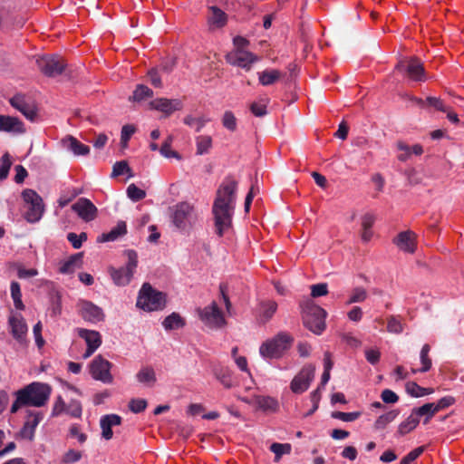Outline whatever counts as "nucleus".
Returning <instances> with one entry per match:
<instances>
[{
	"label": "nucleus",
	"mask_w": 464,
	"mask_h": 464,
	"mask_svg": "<svg viewBox=\"0 0 464 464\" xmlns=\"http://www.w3.org/2000/svg\"><path fill=\"white\" fill-rule=\"evenodd\" d=\"M237 187V181L227 180L221 184L217 191L212 213L216 232L219 237H222L224 231L231 227Z\"/></svg>",
	"instance_id": "nucleus-1"
},
{
	"label": "nucleus",
	"mask_w": 464,
	"mask_h": 464,
	"mask_svg": "<svg viewBox=\"0 0 464 464\" xmlns=\"http://www.w3.org/2000/svg\"><path fill=\"white\" fill-rule=\"evenodd\" d=\"M51 392L49 384L34 382L14 392L16 400L11 406H44Z\"/></svg>",
	"instance_id": "nucleus-2"
},
{
	"label": "nucleus",
	"mask_w": 464,
	"mask_h": 464,
	"mask_svg": "<svg viewBox=\"0 0 464 464\" xmlns=\"http://www.w3.org/2000/svg\"><path fill=\"white\" fill-rule=\"evenodd\" d=\"M234 49L226 54V61L232 66L248 71L251 65L258 62V56L247 50L249 42L242 36L233 39Z\"/></svg>",
	"instance_id": "nucleus-3"
},
{
	"label": "nucleus",
	"mask_w": 464,
	"mask_h": 464,
	"mask_svg": "<svg viewBox=\"0 0 464 464\" xmlns=\"http://www.w3.org/2000/svg\"><path fill=\"white\" fill-rule=\"evenodd\" d=\"M167 304L165 293L154 289L150 283H144L140 290L137 306L144 311L162 310Z\"/></svg>",
	"instance_id": "nucleus-4"
},
{
	"label": "nucleus",
	"mask_w": 464,
	"mask_h": 464,
	"mask_svg": "<svg viewBox=\"0 0 464 464\" xmlns=\"http://www.w3.org/2000/svg\"><path fill=\"white\" fill-rule=\"evenodd\" d=\"M294 339L285 332L263 343V357L280 358L291 347Z\"/></svg>",
	"instance_id": "nucleus-5"
},
{
	"label": "nucleus",
	"mask_w": 464,
	"mask_h": 464,
	"mask_svg": "<svg viewBox=\"0 0 464 464\" xmlns=\"http://www.w3.org/2000/svg\"><path fill=\"white\" fill-rule=\"evenodd\" d=\"M326 312L315 304H308L303 314L304 326L315 334H321L325 329Z\"/></svg>",
	"instance_id": "nucleus-6"
},
{
	"label": "nucleus",
	"mask_w": 464,
	"mask_h": 464,
	"mask_svg": "<svg viewBox=\"0 0 464 464\" xmlns=\"http://www.w3.org/2000/svg\"><path fill=\"white\" fill-rule=\"evenodd\" d=\"M440 409V408L413 409L411 415L399 425L398 433L401 436L408 434L417 427L421 418L423 419V424H427Z\"/></svg>",
	"instance_id": "nucleus-7"
},
{
	"label": "nucleus",
	"mask_w": 464,
	"mask_h": 464,
	"mask_svg": "<svg viewBox=\"0 0 464 464\" xmlns=\"http://www.w3.org/2000/svg\"><path fill=\"white\" fill-rule=\"evenodd\" d=\"M125 254L128 257V263L125 267L118 269L114 267L109 268V273L114 284L120 286L126 285L130 282L134 270L138 266V255L134 250H127Z\"/></svg>",
	"instance_id": "nucleus-8"
},
{
	"label": "nucleus",
	"mask_w": 464,
	"mask_h": 464,
	"mask_svg": "<svg viewBox=\"0 0 464 464\" xmlns=\"http://www.w3.org/2000/svg\"><path fill=\"white\" fill-rule=\"evenodd\" d=\"M24 202L28 205L24 217L31 223L38 221L44 210L43 198L33 189L26 188L22 192Z\"/></svg>",
	"instance_id": "nucleus-9"
},
{
	"label": "nucleus",
	"mask_w": 464,
	"mask_h": 464,
	"mask_svg": "<svg viewBox=\"0 0 464 464\" xmlns=\"http://www.w3.org/2000/svg\"><path fill=\"white\" fill-rule=\"evenodd\" d=\"M396 70L411 81L424 82L426 80L423 64L417 58L399 62Z\"/></svg>",
	"instance_id": "nucleus-10"
},
{
	"label": "nucleus",
	"mask_w": 464,
	"mask_h": 464,
	"mask_svg": "<svg viewBox=\"0 0 464 464\" xmlns=\"http://www.w3.org/2000/svg\"><path fill=\"white\" fill-rule=\"evenodd\" d=\"M37 66L41 72L47 77H55L62 74L67 64L59 56H44L36 60Z\"/></svg>",
	"instance_id": "nucleus-11"
},
{
	"label": "nucleus",
	"mask_w": 464,
	"mask_h": 464,
	"mask_svg": "<svg viewBox=\"0 0 464 464\" xmlns=\"http://www.w3.org/2000/svg\"><path fill=\"white\" fill-rule=\"evenodd\" d=\"M111 364L102 355L96 356L90 364V372L93 379L101 381L104 383L112 382V375L111 374Z\"/></svg>",
	"instance_id": "nucleus-12"
},
{
	"label": "nucleus",
	"mask_w": 464,
	"mask_h": 464,
	"mask_svg": "<svg viewBox=\"0 0 464 464\" xmlns=\"http://www.w3.org/2000/svg\"><path fill=\"white\" fill-rule=\"evenodd\" d=\"M10 104L31 121L37 118V105L24 94H16L9 100Z\"/></svg>",
	"instance_id": "nucleus-13"
},
{
	"label": "nucleus",
	"mask_w": 464,
	"mask_h": 464,
	"mask_svg": "<svg viewBox=\"0 0 464 464\" xmlns=\"http://www.w3.org/2000/svg\"><path fill=\"white\" fill-rule=\"evenodd\" d=\"M315 367L312 364L305 365L292 380L290 388L295 393H303L310 386L314 377Z\"/></svg>",
	"instance_id": "nucleus-14"
},
{
	"label": "nucleus",
	"mask_w": 464,
	"mask_h": 464,
	"mask_svg": "<svg viewBox=\"0 0 464 464\" xmlns=\"http://www.w3.org/2000/svg\"><path fill=\"white\" fill-rule=\"evenodd\" d=\"M198 313L200 319L211 327L219 328L226 324L222 313L216 302H212L210 305L206 306L203 309H198Z\"/></svg>",
	"instance_id": "nucleus-15"
},
{
	"label": "nucleus",
	"mask_w": 464,
	"mask_h": 464,
	"mask_svg": "<svg viewBox=\"0 0 464 464\" xmlns=\"http://www.w3.org/2000/svg\"><path fill=\"white\" fill-rule=\"evenodd\" d=\"M194 207L187 201L179 202L171 208V218L174 225L179 228H184L186 222L190 218Z\"/></svg>",
	"instance_id": "nucleus-16"
},
{
	"label": "nucleus",
	"mask_w": 464,
	"mask_h": 464,
	"mask_svg": "<svg viewBox=\"0 0 464 464\" xmlns=\"http://www.w3.org/2000/svg\"><path fill=\"white\" fill-rule=\"evenodd\" d=\"M71 208L85 222L95 219L98 214L97 208L85 198H79Z\"/></svg>",
	"instance_id": "nucleus-17"
},
{
	"label": "nucleus",
	"mask_w": 464,
	"mask_h": 464,
	"mask_svg": "<svg viewBox=\"0 0 464 464\" xmlns=\"http://www.w3.org/2000/svg\"><path fill=\"white\" fill-rule=\"evenodd\" d=\"M393 243L401 251L413 254L417 248V235L411 230L402 231L393 239Z\"/></svg>",
	"instance_id": "nucleus-18"
},
{
	"label": "nucleus",
	"mask_w": 464,
	"mask_h": 464,
	"mask_svg": "<svg viewBox=\"0 0 464 464\" xmlns=\"http://www.w3.org/2000/svg\"><path fill=\"white\" fill-rule=\"evenodd\" d=\"M82 317L90 323L95 324L104 319L102 310L90 301L81 300L78 304Z\"/></svg>",
	"instance_id": "nucleus-19"
},
{
	"label": "nucleus",
	"mask_w": 464,
	"mask_h": 464,
	"mask_svg": "<svg viewBox=\"0 0 464 464\" xmlns=\"http://www.w3.org/2000/svg\"><path fill=\"white\" fill-rule=\"evenodd\" d=\"M149 106L150 109L163 112L165 116H169L174 111L182 110L183 103L179 99L159 98L151 101Z\"/></svg>",
	"instance_id": "nucleus-20"
},
{
	"label": "nucleus",
	"mask_w": 464,
	"mask_h": 464,
	"mask_svg": "<svg viewBox=\"0 0 464 464\" xmlns=\"http://www.w3.org/2000/svg\"><path fill=\"white\" fill-rule=\"evenodd\" d=\"M44 415L41 412L29 411L26 420L20 430L23 439L33 440L34 438V430L38 424L43 420Z\"/></svg>",
	"instance_id": "nucleus-21"
},
{
	"label": "nucleus",
	"mask_w": 464,
	"mask_h": 464,
	"mask_svg": "<svg viewBox=\"0 0 464 464\" xmlns=\"http://www.w3.org/2000/svg\"><path fill=\"white\" fill-rule=\"evenodd\" d=\"M121 418L117 414H107L102 416L100 420L102 437L106 440H111L113 436L112 428L114 426L121 425Z\"/></svg>",
	"instance_id": "nucleus-22"
},
{
	"label": "nucleus",
	"mask_w": 464,
	"mask_h": 464,
	"mask_svg": "<svg viewBox=\"0 0 464 464\" xmlns=\"http://www.w3.org/2000/svg\"><path fill=\"white\" fill-rule=\"evenodd\" d=\"M209 14L208 15V24L209 30H216L224 27L227 22V15L224 11L217 6H210L208 8Z\"/></svg>",
	"instance_id": "nucleus-23"
},
{
	"label": "nucleus",
	"mask_w": 464,
	"mask_h": 464,
	"mask_svg": "<svg viewBox=\"0 0 464 464\" xmlns=\"http://www.w3.org/2000/svg\"><path fill=\"white\" fill-rule=\"evenodd\" d=\"M0 130L14 133H24V123L16 117L0 115Z\"/></svg>",
	"instance_id": "nucleus-24"
},
{
	"label": "nucleus",
	"mask_w": 464,
	"mask_h": 464,
	"mask_svg": "<svg viewBox=\"0 0 464 464\" xmlns=\"http://www.w3.org/2000/svg\"><path fill=\"white\" fill-rule=\"evenodd\" d=\"M9 324L12 328V334L18 342L23 343L27 332V325L21 315H14L9 318Z\"/></svg>",
	"instance_id": "nucleus-25"
},
{
	"label": "nucleus",
	"mask_w": 464,
	"mask_h": 464,
	"mask_svg": "<svg viewBox=\"0 0 464 464\" xmlns=\"http://www.w3.org/2000/svg\"><path fill=\"white\" fill-rule=\"evenodd\" d=\"M216 379L227 389H230L234 386V381L232 379V372L224 366L217 365L212 370Z\"/></svg>",
	"instance_id": "nucleus-26"
},
{
	"label": "nucleus",
	"mask_w": 464,
	"mask_h": 464,
	"mask_svg": "<svg viewBox=\"0 0 464 464\" xmlns=\"http://www.w3.org/2000/svg\"><path fill=\"white\" fill-rule=\"evenodd\" d=\"M83 253H77L72 255L67 261H65L59 268L62 274H72L76 268L82 266Z\"/></svg>",
	"instance_id": "nucleus-27"
},
{
	"label": "nucleus",
	"mask_w": 464,
	"mask_h": 464,
	"mask_svg": "<svg viewBox=\"0 0 464 464\" xmlns=\"http://www.w3.org/2000/svg\"><path fill=\"white\" fill-rule=\"evenodd\" d=\"M63 144L76 156H85L90 152V148L81 143L76 138L68 136L63 140Z\"/></svg>",
	"instance_id": "nucleus-28"
},
{
	"label": "nucleus",
	"mask_w": 464,
	"mask_h": 464,
	"mask_svg": "<svg viewBox=\"0 0 464 464\" xmlns=\"http://www.w3.org/2000/svg\"><path fill=\"white\" fill-rule=\"evenodd\" d=\"M127 233V226L124 221L118 222L117 226L113 227L110 232L103 233L99 237V242L113 241L118 237L124 236Z\"/></svg>",
	"instance_id": "nucleus-29"
},
{
	"label": "nucleus",
	"mask_w": 464,
	"mask_h": 464,
	"mask_svg": "<svg viewBox=\"0 0 464 464\" xmlns=\"http://www.w3.org/2000/svg\"><path fill=\"white\" fill-rule=\"evenodd\" d=\"M78 334L81 338L85 340L89 347L91 345L97 349L102 343L101 335L97 331L80 328L78 329Z\"/></svg>",
	"instance_id": "nucleus-30"
},
{
	"label": "nucleus",
	"mask_w": 464,
	"mask_h": 464,
	"mask_svg": "<svg viewBox=\"0 0 464 464\" xmlns=\"http://www.w3.org/2000/svg\"><path fill=\"white\" fill-rule=\"evenodd\" d=\"M285 73L276 69L263 70V85H272L283 79Z\"/></svg>",
	"instance_id": "nucleus-31"
},
{
	"label": "nucleus",
	"mask_w": 464,
	"mask_h": 464,
	"mask_svg": "<svg viewBox=\"0 0 464 464\" xmlns=\"http://www.w3.org/2000/svg\"><path fill=\"white\" fill-rule=\"evenodd\" d=\"M185 325L184 319L177 313H172L163 321V326L166 330L179 329Z\"/></svg>",
	"instance_id": "nucleus-32"
},
{
	"label": "nucleus",
	"mask_w": 464,
	"mask_h": 464,
	"mask_svg": "<svg viewBox=\"0 0 464 464\" xmlns=\"http://www.w3.org/2000/svg\"><path fill=\"white\" fill-rule=\"evenodd\" d=\"M269 449L275 454L274 461L278 462L283 455L291 453L292 446L289 443L274 442Z\"/></svg>",
	"instance_id": "nucleus-33"
},
{
	"label": "nucleus",
	"mask_w": 464,
	"mask_h": 464,
	"mask_svg": "<svg viewBox=\"0 0 464 464\" xmlns=\"http://www.w3.org/2000/svg\"><path fill=\"white\" fill-rule=\"evenodd\" d=\"M153 96V92L148 86L143 84L137 85L133 94L129 98L130 102H141L144 99Z\"/></svg>",
	"instance_id": "nucleus-34"
},
{
	"label": "nucleus",
	"mask_w": 464,
	"mask_h": 464,
	"mask_svg": "<svg viewBox=\"0 0 464 464\" xmlns=\"http://www.w3.org/2000/svg\"><path fill=\"white\" fill-rule=\"evenodd\" d=\"M122 174H127L128 178L134 176L131 169L126 160L117 161L112 167L111 178H117Z\"/></svg>",
	"instance_id": "nucleus-35"
},
{
	"label": "nucleus",
	"mask_w": 464,
	"mask_h": 464,
	"mask_svg": "<svg viewBox=\"0 0 464 464\" xmlns=\"http://www.w3.org/2000/svg\"><path fill=\"white\" fill-rule=\"evenodd\" d=\"M173 140L172 135L168 136L166 140L161 145L160 151L162 156L165 158H175L177 160H180L181 156L176 150H171V143Z\"/></svg>",
	"instance_id": "nucleus-36"
},
{
	"label": "nucleus",
	"mask_w": 464,
	"mask_h": 464,
	"mask_svg": "<svg viewBox=\"0 0 464 464\" xmlns=\"http://www.w3.org/2000/svg\"><path fill=\"white\" fill-rule=\"evenodd\" d=\"M430 351V344L426 343L422 346L420 353V362H421V368L419 370L420 372H428L432 365L431 359L429 356V353Z\"/></svg>",
	"instance_id": "nucleus-37"
},
{
	"label": "nucleus",
	"mask_w": 464,
	"mask_h": 464,
	"mask_svg": "<svg viewBox=\"0 0 464 464\" xmlns=\"http://www.w3.org/2000/svg\"><path fill=\"white\" fill-rule=\"evenodd\" d=\"M204 409L205 408H188L187 415L189 417L201 415V418L205 420H215L220 416V414L216 411L205 412Z\"/></svg>",
	"instance_id": "nucleus-38"
},
{
	"label": "nucleus",
	"mask_w": 464,
	"mask_h": 464,
	"mask_svg": "<svg viewBox=\"0 0 464 464\" xmlns=\"http://www.w3.org/2000/svg\"><path fill=\"white\" fill-rule=\"evenodd\" d=\"M398 414V411H391L383 415H381L374 423L375 429L383 430L390 422H392L397 417Z\"/></svg>",
	"instance_id": "nucleus-39"
},
{
	"label": "nucleus",
	"mask_w": 464,
	"mask_h": 464,
	"mask_svg": "<svg viewBox=\"0 0 464 464\" xmlns=\"http://www.w3.org/2000/svg\"><path fill=\"white\" fill-rule=\"evenodd\" d=\"M11 295L16 309L24 310V304L22 302L20 285L17 282L11 283Z\"/></svg>",
	"instance_id": "nucleus-40"
},
{
	"label": "nucleus",
	"mask_w": 464,
	"mask_h": 464,
	"mask_svg": "<svg viewBox=\"0 0 464 464\" xmlns=\"http://www.w3.org/2000/svg\"><path fill=\"white\" fill-rule=\"evenodd\" d=\"M222 125L231 132L237 130V118L231 111H226L222 116Z\"/></svg>",
	"instance_id": "nucleus-41"
},
{
	"label": "nucleus",
	"mask_w": 464,
	"mask_h": 464,
	"mask_svg": "<svg viewBox=\"0 0 464 464\" xmlns=\"http://www.w3.org/2000/svg\"><path fill=\"white\" fill-rule=\"evenodd\" d=\"M277 310V303L274 300L263 302V323L269 321Z\"/></svg>",
	"instance_id": "nucleus-42"
},
{
	"label": "nucleus",
	"mask_w": 464,
	"mask_h": 464,
	"mask_svg": "<svg viewBox=\"0 0 464 464\" xmlns=\"http://www.w3.org/2000/svg\"><path fill=\"white\" fill-rule=\"evenodd\" d=\"M367 296V291L363 287H355L353 289L346 304H351L354 303H362L366 300Z\"/></svg>",
	"instance_id": "nucleus-43"
},
{
	"label": "nucleus",
	"mask_w": 464,
	"mask_h": 464,
	"mask_svg": "<svg viewBox=\"0 0 464 464\" xmlns=\"http://www.w3.org/2000/svg\"><path fill=\"white\" fill-rule=\"evenodd\" d=\"M360 411H353V412H343V411H332L331 417L334 419L340 420L345 422H352L357 420L361 416Z\"/></svg>",
	"instance_id": "nucleus-44"
},
{
	"label": "nucleus",
	"mask_w": 464,
	"mask_h": 464,
	"mask_svg": "<svg viewBox=\"0 0 464 464\" xmlns=\"http://www.w3.org/2000/svg\"><path fill=\"white\" fill-rule=\"evenodd\" d=\"M137 378L139 382L146 383L148 385L154 383L156 381V376L153 369L149 367L140 370V372L137 374Z\"/></svg>",
	"instance_id": "nucleus-45"
},
{
	"label": "nucleus",
	"mask_w": 464,
	"mask_h": 464,
	"mask_svg": "<svg viewBox=\"0 0 464 464\" xmlns=\"http://www.w3.org/2000/svg\"><path fill=\"white\" fill-rule=\"evenodd\" d=\"M127 196L134 202L140 201L146 197L145 190L138 188L135 184H130L127 188Z\"/></svg>",
	"instance_id": "nucleus-46"
},
{
	"label": "nucleus",
	"mask_w": 464,
	"mask_h": 464,
	"mask_svg": "<svg viewBox=\"0 0 464 464\" xmlns=\"http://www.w3.org/2000/svg\"><path fill=\"white\" fill-rule=\"evenodd\" d=\"M1 166H0V180H3L7 178L10 168L12 166V161L10 160V155L8 152L5 153L1 158Z\"/></svg>",
	"instance_id": "nucleus-47"
},
{
	"label": "nucleus",
	"mask_w": 464,
	"mask_h": 464,
	"mask_svg": "<svg viewBox=\"0 0 464 464\" xmlns=\"http://www.w3.org/2000/svg\"><path fill=\"white\" fill-rule=\"evenodd\" d=\"M425 447L420 446L418 447L411 451H410L406 456H404L401 461L400 464H411L416 459H418L424 451Z\"/></svg>",
	"instance_id": "nucleus-48"
},
{
	"label": "nucleus",
	"mask_w": 464,
	"mask_h": 464,
	"mask_svg": "<svg viewBox=\"0 0 464 464\" xmlns=\"http://www.w3.org/2000/svg\"><path fill=\"white\" fill-rule=\"evenodd\" d=\"M405 388L406 392L413 397H421L428 393L426 389L419 386L416 382H407Z\"/></svg>",
	"instance_id": "nucleus-49"
},
{
	"label": "nucleus",
	"mask_w": 464,
	"mask_h": 464,
	"mask_svg": "<svg viewBox=\"0 0 464 464\" xmlns=\"http://www.w3.org/2000/svg\"><path fill=\"white\" fill-rule=\"evenodd\" d=\"M387 330L390 333L401 334L403 331V325L397 317L390 316L387 322Z\"/></svg>",
	"instance_id": "nucleus-50"
},
{
	"label": "nucleus",
	"mask_w": 464,
	"mask_h": 464,
	"mask_svg": "<svg viewBox=\"0 0 464 464\" xmlns=\"http://www.w3.org/2000/svg\"><path fill=\"white\" fill-rule=\"evenodd\" d=\"M212 145V139L210 136H201L198 139V154H203L208 150Z\"/></svg>",
	"instance_id": "nucleus-51"
},
{
	"label": "nucleus",
	"mask_w": 464,
	"mask_h": 464,
	"mask_svg": "<svg viewBox=\"0 0 464 464\" xmlns=\"http://www.w3.org/2000/svg\"><path fill=\"white\" fill-rule=\"evenodd\" d=\"M52 300V316L55 317L62 314V296L56 292L51 298Z\"/></svg>",
	"instance_id": "nucleus-52"
},
{
	"label": "nucleus",
	"mask_w": 464,
	"mask_h": 464,
	"mask_svg": "<svg viewBox=\"0 0 464 464\" xmlns=\"http://www.w3.org/2000/svg\"><path fill=\"white\" fill-rule=\"evenodd\" d=\"M381 398L386 404H393L398 401V395L392 390L385 389L382 392Z\"/></svg>",
	"instance_id": "nucleus-53"
},
{
	"label": "nucleus",
	"mask_w": 464,
	"mask_h": 464,
	"mask_svg": "<svg viewBox=\"0 0 464 464\" xmlns=\"http://www.w3.org/2000/svg\"><path fill=\"white\" fill-rule=\"evenodd\" d=\"M328 294V288L326 284H316L311 286V295L313 297L324 296Z\"/></svg>",
	"instance_id": "nucleus-54"
},
{
	"label": "nucleus",
	"mask_w": 464,
	"mask_h": 464,
	"mask_svg": "<svg viewBox=\"0 0 464 464\" xmlns=\"http://www.w3.org/2000/svg\"><path fill=\"white\" fill-rule=\"evenodd\" d=\"M397 148L401 151V153L398 155V160L401 161H406L411 156V147L402 141H399Z\"/></svg>",
	"instance_id": "nucleus-55"
},
{
	"label": "nucleus",
	"mask_w": 464,
	"mask_h": 464,
	"mask_svg": "<svg viewBox=\"0 0 464 464\" xmlns=\"http://www.w3.org/2000/svg\"><path fill=\"white\" fill-rule=\"evenodd\" d=\"M427 104L434 107L438 111H448V107L443 103V102L436 97H428Z\"/></svg>",
	"instance_id": "nucleus-56"
},
{
	"label": "nucleus",
	"mask_w": 464,
	"mask_h": 464,
	"mask_svg": "<svg viewBox=\"0 0 464 464\" xmlns=\"http://www.w3.org/2000/svg\"><path fill=\"white\" fill-rule=\"evenodd\" d=\"M375 221V217L372 213H366L362 216L361 225L362 229H371Z\"/></svg>",
	"instance_id": "nucleus-57"
},
{
	"label": "nucleus",
	"mask_w": 464,
	"mask_h": 464,
	"mask_svg": "<svg viewBox=\"0 0 464 464\" xmlns=\"http://www.w3.org/2000/svg\"><path fill=\"white\" fill-rule=\"evenodd\" d=\"M365 357L371 364H376L380 361L381 353L377 349H367Z\"/></svg>",
	"instance_id": "nucleus-58"
},
{
	"label": "nucleus",
	"mask_w": 464,
	"mask_h": 464,
	"mask_svg": "<svg viewBox=\"0 0 464 464\" xmlns=\"http://www.w3.org/2000/svg\"><path fill=\"white\" fill-rule=\"evenodd\" d=\"M82 453L74 450H68L63 456V461L65 463H74L81 459Z\"/></svg>",
	"instance_id": "nucleus-59"
},
{
	"label": "nucleus",
	"mask_w": 464,
	"mask_h": 464,
	"mask_svg": "<svg viewBox=\"0 0 464 464\" xmlns=\"http://www.w3.org/2000/svg\"><path fill=\"white\" fill-rule=\"evenodd\" d=\"M14 170L16 172L14 181L17 184L23 183L24 179L28 176L27 170L22 165H16Z\"/></svg>",
	"instance_id": "nucleus-60"
},
{
	"label": "nucleus",
	"mask_w": 464,
	"mask_h": 464,
	"mask_svg": "<svg viewBox=\"0 0 464 464\" xmlns=\"http://www.w3.org/2000/svg\"><path fill=\"white\" fill-rule=\"evenodd\" d=\"M136 129L133 125H124L121 129V139L122 141H129L132 134L135 132Z\"/></svg>",
	"instance_id": "nucleus-61"
},
{
	"label": "nucleus",
	"mask_w": 464,
	"mask_h": 464,
	"mask_svg": "<svg viewBox=\"0 0 464 464\" xmlns=\"http://www.w3.org/2000/svg\"><path fill=\"white\" fill-rule=\"evenodd\" d=\"M70 434L72 437L77 438L80 443H83L87 440V436L80 431V427L76 424L71 427Z\"/></svg>",
	"instance_id": "nucleus-62"
},
{
	"label": "nucleus",
	"mask_w": 464,
	"mask_h": 464,
	"mask_svg": "<svg viewBox=\"0 0 464 464\" xmlns=\"http://www.w3.org/2000/svg\"><path fill=\"white\" fill-rule=\"evenodd\" d=\"M342 456L350 460H354L357 457V450L353 446H347L343 449Z\"/></svg>",
	"instance_id": "nucleus-63"
},
{
	"label": "nucleus",
	"mask_w": 464,
	"mask_h": 464,
	"mask_svg": "<svg viewBox=\"0 0 464 464\" xmlns=\"http://www.w3.org/2000/svg\"><path fill=\"white\" fill-rule=\"evenodd\" d=\"M362 317V311L359 306H354L349 313L348 318L353 322H359Z\"/></svg>",
	"instance_id": "nucleus-64"
}]
</instances>
